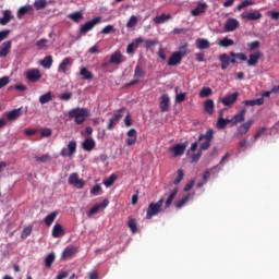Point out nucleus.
I'll return each mask as SVG.
<instances>
[{
    "label": "nucleus",
    "instance_id": "nucleus-29",
    "mask_svg": "<svg viewBox=\"0 0 279 279\" xmlns=\"http://www.w3.org/2000/svg\"><path fill=\"white\" fill-rule=\"evenodd\" d=\"M75 254H77V250H75L73 246H68L62 252L61 258L66 260L68 258H71V256H75Z\"/></svg>",
    "mask_w": 279,
    "mask_h": 279
},
{
    "label": "nucleus",
    "instance_id": "nucleus-56",
    "mask_svg": "<svg viewBox=\"0 0 279 279\" xmlns=\"http://www.w3.org/2000/svg\"><path fill=\"white\" fill-rule=\"evenodd\" d=\"M158 39H147L145 41V47L146 49H151V47H156V45H158Z\"/></svg>",
    "mask_w": 279,
    "mask_h": 279
},
{
    "label": "nucleus",
    "instance_id": "nucleus-54",
    "mask_svg": "<svg viewBox=\"0 0 279 279\" xmlns=\"http://www.w3.org/2000/svg\"><path fill=\"white\" fill-rule=\"evenodd\" d=\"M190 195L183 196L181 199L175 202V208H182L186 202H189Z\"/></svg>",
    "mask_w": 279,
    "mask_h": 279
},
{
    "label": "nucleus",
    "instance_id": "nucleus-51",
    "mask_svg": "<svg viewBox=\"0 0 279 279\" xmlns=\"http://www.w3.org/2000/svg\"><path fill=\"white\" fill-rule=\"evenodd\" d=\"M177 178L173 181V184H175V186H178V184H180V182H182V180H184V171L182 169H179L177 171Z\"/></svg>",
    "mask_w": 279,
    "mask_h": 279
},
{
    "label": "nucleus",
    "instance_id": "nucleus-39",
    "mask_svg": "<svg viewBox=\"0 0 279 279\" xmlns=\"http://www.w3.org/2000/svg\"><path fill=\"white\" fill-rule=\"evenodd\" d=\"M28 12H34V8L32 5L21 7L17 11V19L25 16V14H28Z\"/></svg>",
    "mask_w": 279,
    "mask_h": 279
},
{
    "label": "nucleus",
    "instance_id": "nucleus-3",
    "mask_svg": "<svg viewBox=\"0 0 279 279\" xmlns=\"http://www.w3.org/2000/svg\"><path fill=\"white\" fill-rule=\"evenodd\" d=\"M165 204V198H160L157 203H150L146 209V219H151L158 214L162 213V205Z\"/></svg>",
    "mask_w": 279,
    "mask_h": 279
},
{
    "label": "nucleus",
    "instance_id": "nucleus-47",
    "mask_svg": "<svg viewBox=\"0 0 279 279\" xmlns=\"http://www.w3.org/2000/svg\"><path fill=\"white\" fill-rule=\"evenodd\" d=\"M34 8L35 10H45V8H47V0H36Z\"/></svg>",
    "mask_w": 279,
    "mask_h": 279
},
{
    "label": "nucleus",
    "instance_id": "nucleus-34",
    "mask_svg": "<svg viewBox=\"0 0 279 279\" xmlns=\"http://www.w3.org/2000/svg\"><path fill=\"white\" fill-rule=\"evenodd\" d=\"M12 19H14V16H12V12L10 10H5L3 12V16L0 19V25H8Z\"/></svg>",
    "mask_w": 279,
    "mask_h": 279
},
{
    "label": "nucleus",
    "instance_id": "nucleus-13",
    "mask_svg": "<svg viewBox=\"0 0 279 279\" xmlns=\"http://www.w3.org/2000/svg\"><path fill=\"white\" fill-rule=\"evenodd\" d=\"M99 23H101V17H95V19L86 22L85 24H83L80 28V33L88 34V32H90V29H93V27H95V25H99Z\"/></svg>",
    "mask_w": 279,
    "mask_h": 279
},
{
    "label": "nucleus",
    "instance_id": "nucleus-37",
    "mask_svg": "<svg viewBox=\"0 0 279 279\" xmlns=\"http://www.w3.org/2000/svg\"><path fill=\"white\" fill-rule=\"evenodd\" d=\"M56 217H58V211H52L48 216H46L44 219L45 226L49 228L53 223V221H56Z\"/></svg>",
    "mask_w": 279,
    "mask_h": 279
},
{
    "label": "nucleus",
    "instance_id": "nucleus-57",
    "mask_svg": "<svg viewBox=\"0 0 279 279\" xmlns=\"http://www.w3.org/2000/svg\"><path fill=\"white\" fill-rule=\"evenodd\" d=\"M10 84V76L0 77V90Z\"/></svg>",
    "mask_w": 279,
    "mask_h": 279
},
{
    "label": "nucleus",
    "instance_id": "nucleus-6",
    "mask_svg": "<svg viewBox=\"0 0 279 279\" xmlns=\"http://www.w3.org/2000/svg\"><path fill=\"white\" fill-rule=\"evenodd\" d=\"M68 184H70L71 186H75V189H84V186L86 185V181H84V179H80V174L73 172L68 179Z\"/></svg>",
    "mask_w": 279,
    "mask_h": 279
},
{
    "label": "nucleus",
    "instance_id": "nucleus-61",
    "mask_svg": "<svg viewBox=\"0 0 279 279\" xmlns=\"http://www.w3.org/2000/svg\"><path fill=\"white\" fill-rule=\"evenodd\" d=\"M100 191H101V185L96 184L90 189V195L97 196V195H99Z\"/></svg>",
    "mask_w": 279,
    "mask_h": 279
},
{
    "label": "nucleus",
    "instance_id": "nucleus-50",
    "mask_svg": "<svg viewBox=\"0 0 279 279\" xmlns=\"http://www.w3.org/2000/svg\"><path fill=\"white\" fill-rule=\"evenodd\" d=\"M137 24H138V17H136V15H132L126 23V27L129 28L136 27Z\"/></svg>",
    "mask_w": 279,
    "mask_h": 279
},
{
    "label": "nucleus",
    "instance_id": "nucleus-19",
    "mask_svg": "<svg viewBox=\"0 0 279 279\" xmlns=\"http://www.w3.org/2000/svg\"><path fill=\"white\" fill-rule=\"evenodd\" d=\"M145 39L143 37L135 38L131 44L126 47V53H134L138 47H141L142 43H144Z\"/></svg>",
    "mask_w": 279,
    "mask_h": 279
},
{
    "label": "nucleus",
    "instance_id": "nucleus-35",
    "mask_svg": "<svg viewBox=\"0 0 279 279\" xmlns=\"http://www.w3.org/2000/svg\"><path fill=\"white\" fill-rule=\"evenodd\" d=\"M49 101H53V93L51 92H47L39 97V104H41V106H45V104H49Z\"/></svg>",
    "mask_w": 279,
    "mask_h": 279
},
{
    "label": "nucleus",
    "instance_id": "nucleus-21",
    "mask_svg": "<svg viewBox=\"0 0 279 279\" xmlns=\"http://www.w3.org/2000/svg\"><path fill=\"white\" fill-rule=\"evenodd\" d=\"M263 58V52L262 51H256L254 53H251L248 56L247 64L248 66H256L258 64V60Z\"/></svg>",
    "mask_w": 279,
    "mask_h": 279
},
{
    "label": "nucleus",
    "instance_id": "nucleus-33",
    "mask_svg": "<svg viewBox=\"0 0 279 279\" xmlns=\"http://www.w3.org/2000/svg\"><path fill=\"white\" fill-rule=\"evenodd\" d=\"M195 45L201 50L210 49V41H208V39H205V38L196 39Z\"/></svg>",
    "mask_w": 279,
    "mask_h": 279
},
{
    "label": "nucleus",
    "instance_id": "nucleus-48",
    "mask_svg": "<svg viewBox=\"0 0 279 279\" xmlns=\"http://www.w3.org/2000/svg\"><path fill=\"white\" fill-rule=\"evenodd\" d=\"M47 43H49V40L43 38L36 41V47L38 49V51H41V49H47Z\"/></svg>",
    "mask_w": 279,
    "mask_h": 279
},
{
    "label": "nucleus",
    "instance_id": "nucleus-44",
    "mask_svg": "<svg viewBox=\"0 0 279 279\" xmlns=\"http://www.w3.org/2000/svg\"><path fill=\"white\" fill-rule=\"evenodd\" d=\"M80 75L83 80H93V72L88 71L86 68H81Z\"/></svg>",
    "mask_w": 279,
    "mask_h": 279
},
{
    "label": "nucleus",
    "instance_id": "nucleus-24",
    "mask_svg": "<svg viewBox=\"0 0 279 279\" xmlns=\"http://www.w3.org/2000/svg\"><path fill=\"white\" fill-rule=\"evenodd\" d=\"M73 65V59L71 57H66L62 60V62L58 66L59 73H66V66Z\"/></svg>",
    "mask_w": 279,
    "mask_h": 279
},
{
    "label": "nucleus",
    "instance_id": "nucleus-53",
    "mask_svg": "<svg viewBox=\"0 0 279 279\" xmlns=\"http://www.w3.org/2000/svg\"><path fill=\"white\" fill-rule=\"evenodd\" d=\"M117 182V177L116 174H111L107 180L104 181L105 186L109 187L112 186Z\"/></svg>",
    "mask_w": 279,
    "mask_h": 279
},
{
    "label": "nucleus",
    "instance_id": "nucleus-23",
    "mask_svg": "<svg viewBox=\"0 0 279 279\" xmlns=\"http://www.w3.org/2000/svg\"><path fill=\"white\" fill-rule=\"evenodd\" d=\"M208 10V4L206 2H198L197 8L191 11L192 16H199Z\"/></svg>",
    "mask_w": 279,
    "mask_h": 279
},
{
    "label": "nucleus",
    "instance_id": "nucleus-14",
    "mask_svg": "<svg viewBox=\"0 0 279 279\" xmlns=\"http://www.w3.org/2000/svg\"><path fill=\"white\" fill-rule=\"evenodd\" d=\"M40 77H43V74H40V70L38 69H32L26 72V80H28V82H32L33 84L39 82Z\"/></svg>",
    "mask_w": 279,
    "mask_h": 279
},
{
    "label": "nucleus",
    "instance_id": "nucleus-55",
    "mask_svg": "<svg viewBox=\"0 0 279 279\" xmlns=\"http://www.w3.org/2000/svg\"><path fill=\"white\" fill-rule=\"evenodd\" d=\"M254 2L252 0H244L242 1L241 4L238 5V10L239 12H241V10H244V8H248V5H253Z\"/></svg>",
    "mask_w": 279,
    "mask_h": 279
},
{
    "label": "nucleus",
    "instance_id": "nucleus-2",
    "mask_svg": "<svg viewBox=\"0 0 279 279\" xmlns=\"http://www.w3.org/2000/svg\"><path fill=\"white\" fill-rule=\"evenodd\" d=\"M68 117L69 119L74 120V123H76V125H82L86 121V119L90 117V110L76 107L68 112Z\"/></svg>",
    "mask_w": 279,
    "mask_h": 279
},
{
    "label": "nucleus",
    "instance_id": "nucleus-16",
    "mask_svg": "<svg viewBox=\"0 0 279 279\" xmlns=\"http://www.w3.org/2000/svg\"><path fill=\"white\" fill-rule=\"evenodd\" d=\"M109 204H110V202L108 199H104L100 204L94 205L89 209L87 217H93V215H97V213H99V210H101V208H108Z\"/></svg>",
    "mask_w": 279,
    "mask_h": 279
},
{
    "label": "nucleus",
    "instance_id": "nucleus-7",
    "mask_svg": "<svg viewBox=\"0 0 279 279\" xmlns=\"http://www.w3.org/2000/svg\"><path fill=\"white\" fill-rule=\"evenodd\" d=\"M252 125H254V120H252V119L242 123L236 129V133H235L236 138H243V136H245V134H247L250 132V129L252 128Z\"/></svg>",
    "mask_w": 279,
    "mask_h": 279
},
{
    "label": "nucleus",
    "instance_id": "nucleus-18",
    "mask_svg": "<svg viewBox=\"0 0 279 279\" xmlns=\"http://www.w3.org/2000/svg\"><path fill=\"white\" fill-rule=\"evenodd\" d=\"M239 29V20L231 17L225 23V32H234Z\"/></svg>",
    "mask_w": 279,
    "mask_h": 279
},
{
    "label": "nucleus",
    "instance_id": "nucleus-62",
    "mask_svg": "<svg viewBox=\"0 0 279 279\" xmlns=\"http://www.w3.org/2000/svg\"><path fill=\"white\" fill-rule=\"evenodd\" d=\"M72 97H73L72 93H64L59 96V99H61V101H70Z\"/></svg>",
    "mask_w": 279,
    "mask_h": 279
},
{
    "label": "nucleus",
    "instance_id": "nucleus-40",
    "mask_svg": "<svg viewBox=\"0 0 279 279\" xmlns=\"http://www.w3.org/2000/svg\"><path fill=\"white\" fill-rule=\"evenodd\" d=\"M41 66L44 69H51L53 64V57L52 56H46L41 61H40Z\"/></svg>",
    "mask_w": 279,
    "mask_h": 279
},
{
    "label": "nucleus",
    "instance_id": "nucleus-26",
    "mask_svg": "<svg viewBox=\"0 0 279 279\" xmlns=\"http://www.w3.org/2000/svg\"><path fill=\"white\" fill-rule=\"evenodd\" d=\"M97 143H95V140H93V137H87L83 142L82 147L85 151H93Z\"/></svg>",
    "mask_w": 279,
    "mask_h": 279
},
{
    "label": "nucleus",
    "instance_id": "nucleus-28",
    "mask_svg": "<svg viewBox=\"0 0 279 279\" xmlns=\"http://www.w3.org/2000/svg\"><path fill=\"white\" fill-rule=\"evenodd\" d=\"M52 236L53 239H60V236H64V229L62 225L56 223L52 228Z\"/></svg>",
    "mask_w": 279,
    "mask_h": 279
},
{
    "label": "nucleus",
    "instance_id": "nucleus-10",
    "mask_svg": "<svg viewBox=\"0 0 279 279\" xmlns=\"http://www.w3.org/2000/svg\"><path fill=\"white\" fill-rule=\"evenodd\" d=\"M186 56V51H177L171 54L168 60V66H178L182 62V58Z\"/></svg>",
    "mask_w": 279,
    "mask_h": 279
},
{
    "label": "nucleus",
    "instance_id": "nucleus-36",
    "mask_svg": "<svg viewBox=\"0 0 279 279\" xmlns=\"http://www.w3.org/2000/svg\"><path fill=\"white\" fill-rule=\"evenodd\" d=\"M178 191H179V189L175 187L170 192V194L165 203V208H170L171 204H173V199H175V195H178Z\"/></svg>",
    "mask_w": 279,
    "mask_h": 279
},
{
    "label": "nucleus",
    "instance_id": "nucleus-12",
    "mask_svg": "<svg viewBox=\"0 0 279 279\" xmlns=\"http://www.w3.org/2000/svg\"><path fill=\"white\" fill-rule=\"evenodd\" d=\"M186 147H189V142L179 143L170 147V151H172L173 158H178V156H183L184 151H186Z\"/></svg>",
    "mask_w": 279,
    "mask_h": 279
},
{
    "label": "nucleus",
    "instance_id": "nucleus-42",
    "mask_svg": "<svg viewBox=\"0 0 279 279\" xmlns=\"http://www.w3.org/2000/svg\"><path fill=\"white\" fill-rule=\"evenodd\" d=\"M171 14H161L159 16H156L154 19V22L157 23V25H161L162 23H166V21H170Z\"/></svg>",
    "mask_w": 279,
    "mask_h": 279
},
{
    "label": "nucleus",
    "instance_id": "nucleus-46",
    "mask_svg": "<svg viewBox=\"0 0 279 279\" xmlns=\"http://www.w3.org/2000/svg\"><path fill=\"white\" fill-rule=\"evenodd\" d=\"M230 57L231 58H235L236 60H242V62L247 61V56L245 53H243V52L231 51L230 52Z\"/></svg>",
    "mask_w": 279,
    "mask_h": 279
},
{
    "label": "nucleus",
    "instance_id": "nucleus-15",
    "mask_svg": "<svg viewBox=\"0 0 279 279\" xmlns=\"http://www.w3.org/2000/svg\"><path fill=\"white\" fill-rule=\"evenodd\" d=\"M241 17L244 21H259V19H263V13L260 11L244 12L241 14Z\"/></svg>",
    "mask_w": 279,
    "mask_h": 279
},
{
    "label": "nucleus",
    "instance_id": "nucleus-17",
    "mask_svg": "<svg viewBox=\"0 0 279 279\" xmlns=\"http://www.w3.org/2000/svg\"><path fill=\"white\" fill-rule=\"evenodd\" d=\"M245 114H247V109H241L232 119L231 125H239V123H243L245 121Z\"/></svg>",
    "mask_w": 279,
    "mask_h": 279
},
{
    "label": "nucleus",
    "instance_id": "nucleus-11",
    "mask_svg": "<svg viewBox=\"0 0 279 279\" xmlns=\"http://www.w3.org/2000/svg\"><path fill=\"white\" fill-rule=\"evenodd\" d=\"M239 99V92H234L232 94L226 95L225 97L220 98L221 104L227 107L234 106Z\"/></svg>",
    "mask_w": 279,
    "mask_h": 279
},
{
    "label": "nucleus",
    "instance_id": "nucleus-25",
    "mask_svg": "<svg viewBox=\"0 0 279 279\" xmlns=\"http://www.w3.org/2000/svg\"><path fill=\"white\" fill-rule=\"evenodd\" d=\"M126 136H129V138H126V145L129 147H131V145H134V143H136L137 138H138V135L135 131V129H130L128 132H126Z\"/></svg>",
    "mask_w": 279,
    "mask_h": 279
},
{
    "label": "nucleus",
    "instance_id": "nucleus-27",
    "mask_svg": "<svg viewBox=\"0 0 279 279\" xmlns=\"http://www.w3.org/2000/svg\"><path fill=\"white\" fill-rule=\"evenodd\" d=\"M22 110H23V108L21 107L19 109H13V110L9 111L7 113L8 121H16V119H19V117H22V114H23Z\"/></svg>",
    "mask_w": 279,
    "mask_h": 279
},
{
    "label": "nucleus",
    "instance_id": "nucleus-58",
    "mask_svg": "<svg viewBox=\"0 0 279 279\" xmlns=\"http://www.w3.org/2000/svg\"><path fill=\"white\" fill-rule=\"evenodd\" d=\"M32 227H26L23 229L22 234H21V239L25 240L27 239V236H29V234H32Z\"/></svg>",
    "mask_w": 279,
    "mask_h": 279
},
{
    "label": "nucleus",
    "instance_id": "nucleus-63",
    "mask_svg": "<svg viewBox=\"0 0 279 279\" xmlns=\"http://www.w3.org/2000/svg\"><path fill=\"white\" fill-rule=\"evenodd\" d=\"M10 36V29L0 31V43H3Z\"/></svg>",
    "mask_w": 279,
    "mask_h": 279
},
{
    "label": "nucleus",
    "instance_id": "nucleus-32",
    "mask_svg": "<svg viewBox=\"0 0 279 279\" xmlns=\"http://www.w3.org/2000/svg\"><path fill=\"white\" fill-rule=\"evenodd\" d=\"M243 104L244 106L254 108V106H263V104H265V98L260 97L253 100H244Z\"/></svg>",
    "mask_w": 279,
    "mask_h": 279
},
{
    "label": "nucleus",
    "instance_id": "nucleus-43",
    "mask_svg": "<svg viewBox=\"0 0 279 279\" xmlns=\"http://www.w3.org/2000/svg\"><path fill=\"white\" fill-rule=\"evenodd\" d=\"M218 45L219 47H232V45H234V40L223 37L222 39H219Z\"/></svg>",
    "mask_w": 279,
    "mask_h": 279
},
{
    "label": "nucleus",
    "instance_id": "nucleus-64",
    "mask_svg": "<svg viewBox=\"0 0 279 279\" xmlns=\"http://www.w3.org/2000/svg\"><path fill=\"white\" fill-rule=\"evenodd\" d=\"M111 32H114V26L107 25L102 28L101 34H111Z\"/></svg>",
    "mask_w": 279,
    "mask_h": 279
},
{
    "label": "nucleus",
    "instance_id": "nucleus-49",
    "mask_svg": "<svg viewBox=\"0 0 279 279\" xmlns=\"http://www.w3.org/2000/svg\"><path fill=\"white\" fill-rule=\"evenodd\" d=\"M213 95V89L210 87H203L199 92V97L206 98Z\"/></svg>",
    "mask_w": 279,
    "mask_h": 279
},
{
    "label": "nucleus",
    "instance_id": "nucleus-31",
    "mask_svg": "<svg viewBox=\"0 0 279 279\" xmlns=\"http://www.w3.org/2000/svg\"><path fill=\"white\" fill-rule=\"evenodd\" d=\"M145 75H147V72L145 71V69H143L141 66V63H137L134 70V78L135 80H143V77H145Z\"/></svg>",
    "mask_w": 279,
    "mask_h": 279
},
{
    "label": "nucleus",
    "instance_id": "nucleus-30",
    "mask_svg": "<svg viewBox=\"0 0 279 279\" xmlns=\"http://www.w3.org/2000/svg\"><path fill=\"white\" fill-rule=\"evenodd\" d=\"M204 110L207 114H215V101L213 99L205 100Z\"/></svg>",
    "mask_w": 279,
    "mask_h": 279
},
{
    "label": "nucleus",
    "instance_id": "nucleus-41",
    "mask_svg": "<svg viewBox=\"0 0 279 279\" xmlns=\"http://www.w3.org/2000/svg\"><path fill=\"white\" fill-rule=\"evenodd\" d=\"M229 123H232V119L219 118L217 121V128H218V130H226V128Z\"/></svg>",
    "mask_w": 279,
    "mask_h": 279
},
{
    "label": "nucleus",
    "instance_id": "nucleus-45",
    "mask_svg": "<svg viewBox=\"0 0 279 279\" xmlns=\"http://www.w3.org/2000/svg\"><path fill=\"white\" fill-rule=\"evenodd\" d=\"M56 260V253H49L45 258L46 267H51Z\"/></svg>",
    "mask_w": 279,
    "mask_h": 279
},
{
    "label": "nucleus",
    "instance_id": "nucleus-5",
    "mask_svg": "<svg viewBox=\"0 0 279 279\" xmlns=\"http://www.w3.org/2000/svg\"><path fill=\"white\" fill-rule=\"evenodd\" d=\"M75 151H77V142L70 141L68 146L61 149L60 156H62L63 158H72Z\"/></svg>",
    "mask_w": 279,
    "mask_h": 279
},
{
    "label": "nucleus",
    "instance_id": "nucleus-22",
    "mask_svg": "<svg viewBox=\"0 0 279 279\" xmlns=\"http://www.w3.org/2000/svg\"><path fill=\"white\" fill-rule=\"evenodd\" d=\"M10 49H12V41L8 40L2 43L0 45V58H8Z\"/></svg>",
    "mask_w": 279,
    "mask_h": 279
},
{
    "label": "nucleus",
    "instance_id": "nucleus-52",
    "mask_svg": "<svg viewBox=\"0 0 279 279\" xmlns=\"http://www.w3.org/2000/svg\"><path fill=\"white\" fill-rule=\"evenodd\" d=\"M128 226H129L131 232H133V234H135V232L138 230V227L136 225V219H130L128 222Z\"/></svg>",
    "mask_w": 279,
    "mask_h": 279
},
{
    "label": "nucleus",
    "instance_id": "nucleus-60",
    "mask_svg": "<svg viewBox=\"0 0 279 279\" xmlns=\"http://www.w3.org/2000/svg\"><path fill=\"white\" fill-rule=\"evenodd\" d=\"M49 160H51L50 154L43 155L41 157H36L37 162H49Z\"/></svg>",
    "mask_w": 279,
    "mask_h": 279
},
{
    "label": "nucleus",
    "instance_id": "nucleus-20",
    "mask_svg": "<svg viewBox=\"0 0 279 279\" xmlns=\"http://www.w3.org/2000/svg\"><path fill=\"white\" fill-rule=\"evenodd\" d=\"M122 62H125V59L123 58L121 50L113 52L109 59L110 64L119 65V64H122Z\"/></svg>",
    "mask_w": 279,
    "mask_h": 279
},
{
    "label": "nucleus",
    "instance_id": "nucleus-38",
    "mask_svg": "<svg viewBox=\"0 0 279 279\" xmlns=\"http://www.w3.org/2000/svg\"><path fill=\"white\" fill-rule=\"evenodd\" d=\"M68 19H70L74 23H80L81 21H84V14H82V12L80 11H76L74 13L69 14Z\"/></svg>",
    "mask_w": 279,
    "mask_h": 279
},
{
    "label": "nucleus",
    "instance_id": "nucleus-1",
    "mask_svg": "<svg viewBox=\"0 0 279 279\" xmlns=\"http://www.w3.org/2000/svg\"><path fill=\"white\" fill-rule=\"evenodd\" d=\"M213 138H215V130L213 129L207 130L205 134H201L198 136V142H202L204 140L205 142L201 144L199 150L191 156L192 162H199V158H202V151L210 149Z\"/></svg>",
    "mask_w": 279,
    "mask_h": 279
},
{
    "label": "nucleus",
    "instance_id": "nucleus-8",
    "mask_svg": "<svg viewBox=\"0 0 279 279\" xmlns=\"http://www.w3.org/2000/svg\"><path fill=\"white\" fill-rule=\"evenodd\" d=\"M171 109V97L169 94H162L159 98V110L160 112H169Z\"/></svg>",
    "mask_w": 279,
    "mask_h": 279
},
{
    "label": "nucleus",
    "instance_id": "nucleus-59",
    "mask_svg": "<svg viewBox=\"0 0 279 279\" xmlns=\"http://www.w3.org/2000/svg\"><path fill=\"white\" fill-rule=\"evenodd\" d=\"M247 47H248L250 51H256V49H258V47H260V41H258V40L252 41V43L247 44Z\"/></svg>",
    "mask_w": 279,
    "mask_h": 279
},
{
    "label": "nucleus",
    "instance_id": "nucleus-9",
    "mask_svg": "<svg viewBox=\"0 0 279 279\" xmlns=\"http://www.w3.org/2000/svg\"><path fill=\"white\" fill-rule=\"evenodd\" d=\"M219 62L221 63L222 71H226L230 64H236V58L228 56V53H221L218 57Z\"/></svg>",
    "mask_w": 279,
    "mask_h": 279
},
{
    "label": "nucleus",
    "instance_id": "nucleus-4",
    "mask_svg": "<svg viewBox=\"0 0 279 279\" xmlns=\"http://www.w3.org/2000/svg\"><path fill=\"white\" fill-rule=\"evenodd\" d=\"M123 112H125V108H121L113 113L112 118L109 119L107 130L111 131L113 128H117L121 119H123Z\"/></svg>",
    "mask_w": 279,
    "mask_h": 279
}]
</instances>
